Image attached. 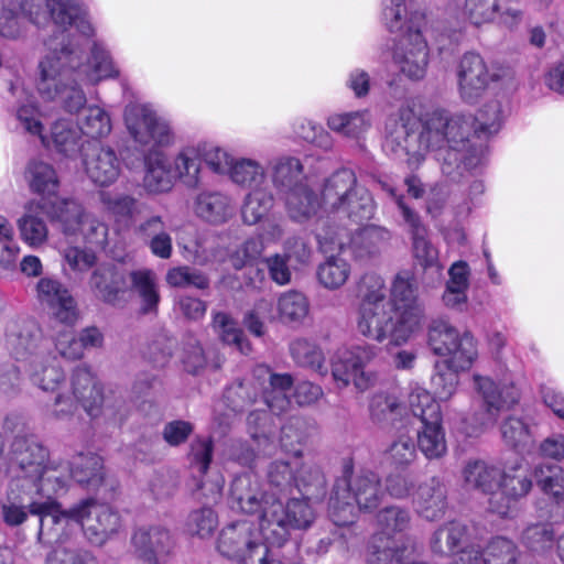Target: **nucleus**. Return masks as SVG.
<instances>
[{
	"label": "nucleus",
	"instance_id": "64",
	"mask_svg": "<svg viewBox=\"0 0 564 564\" xmlns=\"http://www.w3.org/2000/svg\"><path fill=\"white\" fill-rule=\"evenodd\" d=\"M416 447L410 436L401 435L386 451L387 460L395 467H408L416 459Z\"/></svg>",
	"mask_w": 564,
	"mask_h": 564
},
{
	"label": "nucleus",
	"instance_id": "34",
	"mask_svg": "<svg viewBox=\"0 0 564 564\" xmlns=\"http://www.w3.org/2000/svg\"><path fill=\"white\" fill-rule=\"evenodd\" d=\"M132 544L139 557L155 563L170 552L172 539L170 533L161 528L140 529L133 534Z\"/></svg>",
	"mask_w": 564,
	"mask_h": 564
},
{
	"label": "nucleus",
	"instance_id": "36",
	"mask_svg": "<svg viewBox=\"0 0 564 564\" xmlns=\"http://www.w3.org/2000/svg\"><path fill=\"white\" fill-rule=\"evenodd\" d=\"M200 143L182 147L170 161L177 181L195 187L198 185L202 172Z\"/></svg>",
	"mask_w": 564,
	"mask_h": 564
},
{
	"label": "nucleus",
	"instance_id": "46",
	"mask_svg": "<svg viewBox=\"0 0 564 564\" xmlns=\"http://www.w3.org/2000/svg\"><path fill=\"white\" fill-rule=\"evenodd\" d=\"M534 477L543 494L564 507V469L558 465L540 464L534 468Z\"/></svg>",
	"mask_w": 564,
	"mask_h": 564
},
{
	"label": "nucleus",
	"instance_id": "59",
	"mask_svg": "<svg viewBox=\"0 0 564 564\" xmlns=\"http://www.w3.org/2000/svg\"><path fill=\"white\" fill-rule=\"evenodd\" d=\"M500 431L505 443L516 449L523 451L533 443L530 427L519 417H507L502 422Z\"/></svg>",
	"mask_w": 564,
	"mask_h": 564
},
{
	"label": "nucleus",
	"instance_id": "27",
	"mask_svg": "<svg viewBox=\"0 0 564 564\" xmlns=\"http://www.w3.org/2000/svg\"><path fill=\"white\" fill-rule=\"evenodd\" d=\"M388 192L395 199L404 221L411 228L414 258L424 269L436 268L438 270V252L426 239V230L421 226L417 215L405 205L403 198L397 195L393 188L389 187Z\"/></svg>",
	"mask_w": 564,
	"mask_h": 564
},
{
	"label": "nucleus",
	"instance_id": "18",
	"mask_svg": "<svg viewBox=\"0 0 564 564\" xmlns=\"http://www.w3.org/2000/svg\"><path fill=\"white\" fill-rule=\"evenodd\" d=\"M473 389L481 399L485 413L480 427L492 426L500 412L514 406L520 399V392L512 380L503 375L501 378H492L478 372L471 376Z\"/></svg>",
	"mask_w": 564,
	"mask_h": 564
},
{
	"label": "nucleus",
	"instance_id": "1",
	"mask_svg": "<svg viewBox=\"0 0 564 564\" xmlns=\"http://www.w3.org/2000/svg\"><path fill=\"white\" fill-rule=\"evenodd\" d=\"M502 121L498 99L482 104L476 116L432 109L419 119L414 108L406 105L386 121L383 148L404 159L410 169H416L426 152H434L442 173L455 180L481 161L482 150L474 139L497 133Z\"/></svg>",
	"mask_w": 564,
	"mask_h": 564
},
{
	"label": "nucleus",
	"instance_id": "3",
	"mask_svg": "<svg viewBox=\"0 0 564 564\" xmlns=\"http://www.w3.org/2000/svg\"><path fill=\"white\" fill-rule=\"evenodd\" d=\"M6 345L13 358L25 364V371L35 387L44 392L55 393L47 409L50 419L69 421L79 404L91 417L104 413L106 399L90 369L76 367L67 380L35 321L20 319L9 323Z\"/></svg>",
	"mask_w": 564,
	"mask_h": 564
},
{
	"label": "nucleus",
	"instance_id": "25",
	"mask_svg": "<svg viewBox=\"0 0 564 564\" xmlns=\"http://www.w3.org/2000/svg\"><path fill=\"white\" fill-rule=\"evenodd\" d=\"M253 388L260 390L265 405L274 413L285 411L290 405L289 391L293 379L289 373H273L267 366H257L253 370Z\"/></svg>",
	"mask_w": 564,
	"mask_h": 564
},
{
	"label": "nucleus",
	"instance_id": "39",
	"mask_svg": "<svg viewBox=\"0 0 564 564\" xmlns=\"http://www.w3.org/2000/svg\"><path fill=\"white\" fill-rule=\"evenodd\" d=\"M500 473L498 468L482 460H474L464 467L463 479L467 488L478 489L491 498L497 492Z\"/></svg>",
	"mask_w": 564,
	"mask_h": 564
},
{
	"label": "nucleus",
	"instance_id": "50",
	"mask_svg": "<svg viewBox=\"0 0 564 564\" xmlns=\"http://www.w3.org/2000/svg\"><path fill=\"white\" fill-rule=\"evenodd\" d=\"M77 124L80 137L96 140L108 137L112 129L109 115L99 106L86 108Z\"/></svg>",
	"mask_w": 564,
	"mask_h": 564
},
{
	"label": "nucleus",
	"instance_id": "6",
	"mask_svg": "<svg viewBox=\"0 0 564 564\" xmlns=\"http://www.w3.org/2000/svg\"><path fill=\"white\" fill-rule=\"evenodd\" d=\"M127 130L133 141L148 149L144 156V186L151 193H166L177 181L167 155L160 149L175 143V133L152 105L131 104L124 111Z\"/></svg>",
	"mask_w": 564,
	"mask_h": 564
},
{
	"label": "nucleus",
	"instance_id": "17",
	"mask_svg": "<svg viewBox=\"0 0 564 564\" xmlns=\"http://www.w3.org/2000/svg\"><path fill=\"white\" fill-rule=\"evenodd\" d=\"M377 348L365 344L351 348L339 349L332 360V376L338 388L350 383L364 392L376 382V376L366 366L376 357Z\"/></svg>",
	"mask_w": 564,
	"mask_h": 564
},
{
	"label": "nucleus",
	"instance_id": "14",
	"mask_svg": "<svg viewBox=\"0 0 564 564\" xmlns=\"http://www.w3.org/2000/svg\"><path fill=\"white\" fill-rule=\"evenodd\" d=\"M429 345L445 357L444 367L467 371L478 358L477 341L471 333L460 332L448 321L435 319L429 327Z\"/></svg>",
	"mask_w": 564,
	"mask_h": 564
},
{
	"label": "nucleus",
	"instance_id": "26",
	"mask_svg": "<svg viewBox=\"0 0 564 564\" xmlns=\"http://www.w3.org/2000/svg\"><path fill=\"white\" fill-rule=\"evenodd\" d=\"M26 180L30 189L42 197L36 207L52 219V215L63 200H51L57 195L59 188V180L55 169L50 163L32 161L26 170Z\"/></svg>",
	"mask_w": 564,
	"mask_h": 564
},
{
	"label": "nucleus",
	"instance_id": "63",
	"mask_svg": "<svg viewBox=\"0 0 564 564\" xmlns=\"http://www.w3.org/2000/svg\"><path fill=\"white\" fill-rule=\"evenodd\" d=\"M302 164L296 158H281L273 166V183L276 187L293 188L302 175Z\"/></svg>",
	"mask_w": 564,
	"mask_h": 564
},
{
	"label": "nucleus",
	"instance_id": "37",
	"mask_svg": "<svg viewBox=\"0 0 564 564\" xmlns=\"http://www.w3.org/2000/svg\"><path fill=\"white\" fill-rule=\"evenodd\" d=\"M417 447L425 458L438 459L447 452L443 417L421 422L416 432Z\"/></svg>",
	"mask_w": 564,
	"mask_h": 564
},
{
	"label": "nucleus",
	"instance_id": "47",
	"mask_svg": "<svg viewBox=\"0 0 564 564\" xmlns=\"http://www.w3.org/2000/svg\"><path fill=\"white\" fill-rule=\"evenodd\" d=\"M129 279L132 290L141 299L142 312L155 311L160 302L155 273L149 269H140L130 272Z\"/></svg>",
	"mask_w": 564,
	"mask_h": 564
},
{
	"label": "nucleus",
	"instance_id": "56",
	"mask_svg": "<svg viewBox=\"0 0 564 564\" xmlns=\"http://www.w3.org/2000/svg\"><path fill=\"white\" fill-rule=\"evenodd\" d=\"M163 228L164 224L161 217L153 216L141 224L139 230L145 235L152 236L149 247L154 256L161 259H169L172 254V239Z\"/></svg>",
	"mask_w": 564,
	"mask_h": 564
},
{
	"label": "nucleus",
	"instance_id": "44",
	"mask_svg": "<svg viewBox=\"0 0 564 564\" xmlns=\"http://www.w3.org/2000/svg\"><path fill=\"white\" fill-rule=\"evenodd\" d=\"M310 313V302L302 292L290 290L276 300V317L283 324H302Z\"/></svg>",
	"mask_w": 564,
	"mask_h": 564
},
{
	"label": "nucleus",
	"instance_id": "31",
	"mask_svg": "<svg viewBox=\"0 0 564 564\" xmlns=\"http://www.w3.org/2000/svg\"><path fill=\"white\" fill-rule=\"evenodd\" d=\"M235 210L232 197L218 191H204L194 202L196 216L212 225L227 223L235 215Z\"/></svg>",
	"mask_w": 564,
	"mask_h": 564
},
{
	"label": "nucleus",
	"instance_id": "29",
	"mask_svg": "<svg viewBox=\"0 0 564 564\" xmlns=\"http://www.w3.org/2000/svg\"><path fill=\"white\" fill-rule=\"evenodd\" d=\"M83 163L87 176L98 186L111 185L121 172L119 158L108 147L94 145L90 154H84Z\"/></svg>",
	"mask_w": 564,
	"mask_h": 564
},
{
	"label": "nucleus",
	"instance_id": "49",
	"mask_svg": "<svg viewBox=\"0 0 564 564\" xmlns=\"http://www.w3.org/2000/svg\"><path fill=\"white\" fill-rule=\"evenodd\" d=\"M212 327L224 344L235 346L243 355L250 352V344L245 339L241 328L228 314L223 312L213 314Z\"/></svg>",
	"mask_w": 564,
	"mask_h": 564
},
{
	"label": "nucleus",
	"instance_id": "15",
	"mask_svg": "<svg viewBox=\"0 0 564 564\" xmlns=\"http://www.w3.org/2000/svg\"><path fill=\"white\" fill-rule=\"evenodd\" d=\"M52 220L59 225L66 237L80 238L95 250H102L108 243V226L75 199H63Z\"/></svg>",
	"mask_w": 564,
	"mask_h": 564
},
{
	"label": "nucleus",
	"instance_id": "51",
	"mask_svg": "<svg viewBox=\"0 0 564 564\" xmlns=\"http://www.w3.org/2000/svg\"><path fill=\"white\" fill-rule=\"evenodd\" d=\"M30 499L14 484L7 500L0 503V519L9 527H18L28 520Z\"/></svg>",
	"mask_w": 564,
	"mask_h": 564
},
{
	"label": "nucleus",
	"instance_id": "60",
	"mask_svg": "<svg viewBox=\"0 0 564 564\" xmlns=\"http://www.w3.org/2000/svg\"><path fill=\"white\" fill-rule=\"evenodd\" d=\"M401 404L393 394L376 393L369 401L370 420L376 424H386L400 414Z\"/></svg>",
	"mask_w": 564,
	"mask_h": 564
},
{
	"label": "nucleus",
	"instance_id": "12",
	"mask_svg": "<svg viewBox=\"0 0 564 564\" xmlns=\"http://www.w3.org/2000/svg\"><path fill=\"white\" fill-rule=\"evenodd\" d=\"M381 19L390 32L401 34L394 52V61L402 74L411 80L423 79L429 65V47L422 35V29L425 24L424 14L417 7H412L411 12L401 13L402 25L400 29H394L388 24L384 17V7H382Z\"/></svg>",
	"mask_w": 564,
	"mask_h": 564
},
{
	"label": "nucleus",
	"instance_id": "9",
	"mask_svg": "<svg viewBox=\"0 0 564 564\" xmlns=\"http://www.w3.org/2000/svg\"><path fill=\"white\" fill-rule=\"evenodd\" d=\"M323 214H337L339 218H349L361 223L372 217L375 203L370 193L359 186L350 170H340L326 180L319 192Z\"/></svg>",
	"mask_w": 564,
	"mask_h": 564
},
{
	"label": "nucleus",
	"instance_id": "55",
	"mask_svg": "<svg viewBox=\"0 0 564 564\" xmlns=\"http://www.w3.org/2000/svg\"><path fill=\"white\" fill-rule=\"evenodd\" d=\"M290 351L297 365L312 368L322 375L326 373L325 356L314 343L304 338L295 339L290 346Z\"/></svg>",
	"mask_w": 564,
	"mask_h": 564
},
{
	"label": "nucleus",
	"instance_id": "23",
	"mask_svg": "<svg viewBox=\"0 0 564 564\" xmlns=\"http://www.w3.org/2000/svg\"><path fill=\"white\" fill-rule=\"evenodd\" d=\"M70 482L69 463L48 459L47 463L36 473L29 485V488L21 490L25 496L39 500H55L54 496L67 489Z\"/></svg>",
	"mask_w": 564,
	"mask_h": 564
},
{
	"label": "nucleus",
	"instance_id": "41",
	"mask_svg": "<svg viewBox=\"0 0 564 564\" xmlns=\"http://www.w3.org/2000/svg\"><path fill=\"white\" fill-rule=\"evenodd\" d=\"M228 177L234 184L251 191L264 187L267 170L261 162L254 159L236 158Z\"/></svg>",
	"mask_w": 564,
	"mask_h": 564
},
{
	"label": "nucleus",
	"instance_id": "58",
	"mask_svg": "<svg viewBox=\"0 0 564 564\" xmlns=\"http://www.w3.org/2000/svg\"><path fill=\"white\" fill-rule=\"evenodd\" d=\"M409 406L413 415L420 419V422L442 416L440 404L427 390L419 386L411 390Z\"/></svg>",
	"mask_w": 564,
	"mask_h": 564
},
{
	"label": "nucleus",
	"instance_id": "8",
	"mask_svg": "<svg viewBox=\"0 0 564 564\" xmlns=\"http://www.w3.org/2000/svg\"><path fill=\"white\" fill-rule=\"evenodd\" d=\"M384 491L375 471L362 470L349 480H338L329 499V516L337 525L354 521L356 510L372 512L382 502Z\"/></svg>",
	"mask_w": 564,
	"mask_h": 564
},
{
	"label": "nucleus",
	"instance_id": "42",
	"mask_svg": "<svg viewBox=\"0 0 564 564\" xmlns=\"http://www.w3.org/2000/svg\"><path fill=\"white\" fill-rule=\"evenodd\" d=\"M70 480L87 488H97L104 480V466L100 456L88 453L75 456L69 463Z\"/></svg>",
	"mask_w": 564,
	"mask_h": 564
},
{
	"label": "nucleus",
	"instance_id": "11",
	"mask_svg": "<svg viewBox=\"0 0 564 564\" xmlns=\"http://www.w3.org/2000/svg\"><path fill=\"white\" fill-rule=\"evenodd\" d=\"M279 444L282 449L286 453L293 454L292 460H275L271 463L268 470V486L271 487L272 491L269 494L289 492L293 487H296L300 491L306 489L310 486H322L323 476L321 470L307 464H301L299 455L301 454L300 435L293 431L291 426H284L281 430V436ZM262 488L265 490L264 485Z\"/></svg>",
	"mask_w": 564,
	"mask_h": 564
},
{
	"label": "nucleus",
	"instance_id": "38",
	"mask_svg": "<svg viewBox=\"0 0 564 564\" xmlns=\"http://www.w3.org/2000/svg\"><path fill=\"white\" fill-rule=\"evenodd\" d=\"M326 123L335 133L359 139L371 127L372 118L368 110L344 111L329 115Z\"/></svg>",
	"mask_w": 564,
	"mask_h": 564
},
{
	"label": "nucleus",
	"instance_id": "24",
	"mask_svg": "<svg viewBox=\"0 0 564 564\" xmlns=\"http://www.w3.org/2000/svg\"><path fill=\"white\" fill-rule=\"evenodd\" d=\"M11 458L19 465L21 475L14 481L19 490L29 488L36 473L48 460V452L32 438L18 435L11 444Z\"/></svg>",
	"mask_w": 564,
	"mask_h": 564
},
{
	"label": "nucleus",
	"instance_id": "45",
	"mask_svg": "<svg viewBox=\"0 0 564 564\" xmlns=\"http://www.w3.org/2000/svg\"><path fill=\"white\" fill-rule=\"evenodd\" d=\"M99 199L104 210L117 223L133 219L142 213V205L130 195L102 191L99 194Z\"/></svg>",
	"mask_w": 564,
	"mask_h": 564
},
{
	"label": "nucleus",
	"instance_id": "52",
	"mask_svg": "<svg viewBox=\"0 0 564 564\" xmlns=\"http://www.w3.org/2000/svg\"><path fill=\"white\" fill-rule=\"evenodd\" d=\"M350 271V264L345 259L329 257L319 264L317 279L325 289L337 290L347 282Z\"/></svg>",
	"mask_w": 564,
	"mask_h": 564
},
{
	"label": "nucleus",
	"instance_id": "54",
	"mask_svg": "<svg viewBox=\"0 0 564 564\" xmlns=\"http://www.w3.org/2000/svg\"><path fill=\"white\" fill-rule=\"evenodd\" d=\"M272 206L273 196L264 187L251 189L242 205V219L248 225H254L268 214Z\"/></svg>",
	"mask_w": 564,
	"mask_h": 564
},
{
	"label": "nucleus",
	"instance_id": "7",
	"mask_svg": "<svg viewBox=\"0 0 564 564\" xmlns=\"http://www.w3.org/2000/svg\"><path fill=\"white\" fill-rule=\"evenodd\" d=\"M10 93L14 97L11 111L19 126L37 137L45 148L65 158H73L84 150L77 123L67 118H58L45 129L43 120L46 112L39 107L35 97L20 83L11 84Z\"/></svg>",
	"mask_w": 564,
	"mask_h": 564
},
{
	"label": "nucleus",
	"instance_id": "28",
	"mask_svg": "<svg viewBox=\"0 0 564 564\" xmlns=\"http://www.w3.org/2000/svg\"><path fill=\"white\" fill-rule=\"evenodd\" d=\"M37 299L54 311L56 322L75 323L76 304L68 290L58 281L43 278L37 282Z\"/></svg>",
	"mask_w": 564,
	"mask_h": 564
},
{
	"label": "nucleus",
	"instance_id": "2",
	"mask_svg": "<svg viewBox=\"0 0 564 564\" xmlns=\"http://www.w3.org/2000/svg\"><path fill=\"white\" fill-rule=\"evenodd\" d=\"M80 33L89 37L93 25L86 17H74L61 32L45 42L46 52L37 62L34 88L44 102L59 105L68 113H77L87 104L84 85L98 84L119 75L109 52L94 43L90 57L84 55Z\"/></svg>",
	"mask_w": 564,
	"mask_h": 564
},
{
	"label": "nucleus",
	"instance_id": "19",
	"mask_svg": "<svg viewBox=\"0 0 564 564\" xmlns=\"http://www.w3.org/2000/svg\"><path fill=\"white\" fill-rule=\"evenodd\" d=\"M380 531L375 533L367 547L369 564H390L400 550L391 534L402 532L410 523V514L400 507H389L377 516Z\"/></svg>",
	"mask_w": 564,
	"mask_h": 564
},
{
	"label": "nucleus",
	"instance_id": "32",
	"mask_svg": "<svg viewBox=\"0 0 564 564\" xmlns=\"http://www.w3.org/2000/svg\"><path fill=\"white\" fill-rule=\"evenodd\" d=\"M413 503L416 512L426 520L442 518L447 508L445 485L436 477L419 486Z\"/></svg>",
	"mask_w": 564,
	"mask_h": 564
},
{
	"label": "nucleus",
	"instance_id": "4",
	"mask_svg": "<svg viewBox=\"0 0 564 564\" xmlns=\"http://www.w3.org/2000/svg\"><path fill=\"white\" fill-rule=\"evenodd\" d=\"M359 299L355 328L368 340L401 346L423 328L424 306L409 272L398 273L390 289L382 276L373 273L364 275Z\"/></svg>",
	"mask_w": 564,
	"mask_h": 564
},
{
	"label": "nucleus",
	"instance_id": "53",
	"mask_svg": "<svg viewBox=\"0 0 564 564\" xmlns=\"http://www.w3.org/2000/svg\"><path fill=\"white\" fill-rule=\"evenodd\" d=\"M388 232L376 226L360 228L350 239V248L356 257L365 258L378 252Z\"/></svg>",
	"mask_w": 564,
	"mask_h": 564
},
{
	"label": "nucleus",
	"instance_id": "40",
	"mask_svg": "<svg viewBox=\"0 0 564 564\" xmlns=\"http://www.w3.org/2000/svg\"><path fill=\"white\" fill-rule=\"evenodd\" d=\"M500 473L498 468L482 460H474L464 467L463 479L467 488L478 489L491 498L497 492Z\"/></svg>",
	"mask_w": 564,
	"mask_h": 564
},
{
	"label": "nucleus",
	"instance_id": "35",
	"mask_svg": "<svg viewBox=\"0 0 564 564\" xmlns=\"http://www.w3.org/2000/svg\"><path fill=\"white\" fill-rule=\"evenodd\" d=\"M285 205L289 216L297 223L322 217L323 214L318 196L302 183L288 192Z\"/></svg>",
	"mask_w": 564,
	"mask_h": 564
},
{
	"label": "nucleus",
	"instance_id": "13",
	"mask_svg": "<svg viewBox=\"0 0 564 564\" xmlns=\"http://www.w3.org/2000/svg\"><path fill=\"white\" fill-rule=\"evenodd\" d=\"M63 0H2L0 4V35L14 39L21 33L20 14L33 24L43 26L52 21L61 31L72 24L73 13Z\"/></svg>",
	"mask_w": 564,
	"mask_h": 564
},
{
	"label": "nucleus",
	"instance_id": "10",
	"mask_svg": "<svg viewBox=\"0 0 564 564\" xmlns=\"http://www.w3.org/2000/svg\"><path fill=\"white\" fill-rule=\"evenodd\" d=\"M258 513L259 525L250 520H239L226 525L219 533L217 549L235 564H264L270 545H276L262 528V512Z\"/></svg>",
	"mask_w": 564,
	"mask_h": 564
},
{
	"label": "nucleus",
	"instance_id": "5",
	"mask_svg": "<svg viewBox=\"0 0 564 564\" xmlns=\"http://www.w3.org/2000/svg\"><path fill=\"white\" fill-rule=\"evenodd\" d=\"M234 505L246 513L262 512V528L278 546L290 536L292 530H305L315 520V511L306 499H290L283 506L275 494L262 488L259 478L247 473L237 476L230 487Z\"/></svg>",
	"mask_w": 564,
	"mask_h": 564
},
{
	"label": "nucleus",
	"instance_id": "16",
	"mask_svg": "<svg viewBox=\"0 0 564 564\" xmlns=\"http://www.w3.org/2000/svg\"><path fill=\"white\" fill-rule=\"evenodd\" d=\"M29 507L31 514L40 518L39 538L45 543L65 546L64 543L82 530L79 503L63 510L56 500L32 499Z\"/></svg>",
	"mask_w": 564,
	"mask_h": 564
},
{
	"label": "nucleus",
	"instance_id": "20",
	"mask_svg": "<svg viewBox=\"0 0 564 564\" xmlns=\"http://www.w3.org/2000/svg\"><path fill=\"white\" fill-rule=\"evenodd\" d=\"M532 488V479L522 459L505 466L500 473L497 492L489 498V508L499 516H508L516 503Z\"/></svg>",
	"mask_w": 564,
	"mask_h": 564
},
{
	"label": "nucleus",
	"instance_id": "48",
	"mask_svg": "<svg viewBox=\"0 0 564 564\" xmlns=\"http://www.w3.org/2000/svg\"><path fill=\"white\" fill-rule=\"evenodd\" d=\"M249 433L263 455H272L278 447L275 427L271 417L264 412H252L248 416Z\"/></svg>",
	"mask_w": 564,
	"mask_h": 564
},
{
	"label": "nucleus",
	"instance_id": "62",
	"mask_svg": "<svg viewBox=\"0 0 564 564\" xmlns=\"http://www.w3.org/2000/svg\"><path fill=\"white\" fill-rule=\"evenodd\" d=\"M466 528L458 522H451L440 528L432 538L431 545L434 552L448 554L463 541Z\"/></svg>",
	"mask_w": 564,
	"mask_h": 564
},
{
	"label": "nucleus",
	"instance_id": "21",
	"mask_svg": "<svg viewBox=\"0 0 564 564\" xmlns=\"http://www.w3.org/2000/svg\"><path fill=\"white\" fill-rule=\"evenodd\" d=\"M458 91L465 102H476L489 85L497 80V75L491 73L480 55L465 54L457 70Z\"/></svg>",
	"mask_w": 564,
	"mask_h": 564
},
{
	"label": "nucleus",
	"instance_id": "30",
	"mask_svg": "<svg viewBox=\"0 0 564 564\" xmlns=\"http://www.w3.org/2000/svg\"><path fill=\"white\" fill-rule=\"evenodd\" d=\"M517 547L512 541L495 538L482 552L475 545L467 546L458 553L456 564H514Z\"/></svg>",
	"mask_w": 564,
	"mask_h": 564
},
{
	"label": "nucleus",
	"instance_id": "43",
	"mask_svg": "<svg viewBox=\"0 0 564 564\" xmlns=\"http://www.w3.org/2000/svg\"><path fill=\"white\" fill-rule=\"evenodd\" d=\"M21 240L30 248L39 249L48 240V227L34 210V203L25 207V213L17 220Z\"/></svg>",
	"mask_w": 564,
	"mask_h": 564
},
{
	"label": "nucleus",
	"instance_id": "33",
	"mask_svg": "<svg viewBox=\"0 0 564 564\" xmlns=\"http://www.w3.org/2000/svg\"><path fill=\"white\" fill-rule=\"evenodd\" d=\"M96 297L109 304L118 303L128 290L126 275L110 267L97 268L89 280Z\"/></svg>",
	"mask_w": 564,
	"mask_h": 564
},
{
	"label": "nucleus",
	"instance_id": "61",
	"mask_svg": "<svg viewBox=\"0 0 564 564\" xmlns=\"http://www.w3.org/2000/svg\"><path fill=\"white\" fill-rule=\"evenodd\" d=\"M21 248L14 239V230L9 219L0 215V270L10 269L17 261Z\"/></svg>",
	"mask_w": 564,
	"mask_h": 564
},
{
	"label": "nucleus",
	"instance_id": "57",
	"mask_svg": "<svg viewBox=\"0 0 564 564\" xmlns=\"http://www.w3.org/2000/svg\"><path fill=\"white\" fill-rule=\"evenodd\" d=\"M53 327L52 340L58 355L67 360L83 358L78 337L75 335V323H59Z\"/></svg>",
	"mask_w": 564,
	"mask_h": 564
},
{
	"label": "nucleus",
	"instance_id": "22",
	"mask_svg": "<svg viewBox=\"0 0 564 564\" xmlns=\"http://www.w3.org/2000/svg\"><path fill=\"white\" fill-rule=\"evenodd\" d=\"M79 509L82 530L94 544H104L120 527L119 514L108 505L87 499L79 502Z\"/></svg>",
	"mask_w": 564,
	"mask_h": 564
}]
</instances>
